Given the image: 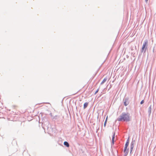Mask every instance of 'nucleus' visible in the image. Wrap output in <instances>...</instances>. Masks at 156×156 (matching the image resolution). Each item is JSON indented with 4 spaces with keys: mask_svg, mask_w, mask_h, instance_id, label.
Masks as SVG:
<instances>
[{
    "mask_svg": "<svg viewBox=\"0 0 156 156\" xmlns=\"http://www.w3.org/2000/svg\"><path fill=\"white\" fill-rule=\"evenodd\" d=\"M131 117L128 112L122 113L117 118L119 121L128 122L130 121Z\"/></svg>",
    "mask_w": 156,
    "mask_h": 156,
    "instance_id": "nucleus-1",
    "label": "nucleus"
},
{
    "mask_svg": "<svg viewBox=\"0 0 156 156\" xmlns=\"http://www.w3.org/2000/svg\"><path fill=\"white\" fill-rule=\"evenodd\" d=\"M148 46V40H146L144 43L142 47L141 50V52L142 53L143 51L145 53L147 48Z\"/></svg>",
    "mask_w": 156,
    "mask_h": 156,
    "instance_id": "nucleus-2",
    "label": "nucleus"
},
{
    "mask_svg": "<svg viewBox=\"0 0 156 156\" xmlns=\"http://www.w3.org/2000/svg\"><path fill=\"white\" fill-rule=\"evenodd\" d=\"M129 98H124L123 100V102L124 105L125 106H127L129 103V102L128 101Z\"/></svg>",
    "mask_w": 156,
    "mask_h": 156,
    "instance_id": "nucleus-3",
    "label": "nucleus"
},
{
    "mask_svg": "<svg viewBox=\"0 0 156 156\" xmlns=\"http://www.w3.org/2000/svg\"><path fill=\"white\" fill-rule=\"evenodd\" d=\"M115 133H114L113 134V135L112 136V143H111V146H113L114 144V143L115 142Z\"/></svg>",
    "mask_w": 156,
    "mask_h": 156,
    "instance_id": "nucleus-4",
    "label": "nucleus"
},
{
    "mask_svg": "<svg viewBox=\"0 0 156 156\" xmlns=\"http://www.w3.org/2000/svg\"><path fill=\"white\" fill-rule=\"evenodd\" d=\"M135 142V140H133L131 142L130 144V153L131 154L132 151L133 150V148L134 147V144Z\"/></svg>",
    "mask_w": 156,
    "mask_h": 156,
    "instance_id": "nucleus-5",
    "label": "nucleus"
},
{
    "mask_svg": "<svg viewBox=\"0 0 156 156\" xmlns=\"http://www.w3.org/2000/svg\"><path fill=\"white\" fill-rule=\"evenodd\" d=\"M129 139L128 138V140H127L126 143V144H125V147H124V151H125V150H127V147H128L129 144Z\"/></svg>",
    "mask_w": 156,
    "mask_h": 156,
    "instance_id": "nucleus-6",
    "label": "nucleus"
},
{
    "mask_svg": "<svg viewBox=\"0 0 156 156\" xmlns=\"http://www.w3.org/2000/svg\"><path fill=\"white\" fill-rule=\"evenodd\" d=\"M151 110H152V107H151V105L149 107V108L148 109V113L149 115H150L151 113Z\"/></svg>",
    "mask_w": 156,
    "mask_h": 156,
    "instance_id": "nucleus-7",
    "label": "nucleus"
},
{
    "mask_svg": "<svg viewBox=\"0 0 156 156\" xmlns=\"http://www.w3.org/2000/svg\"><path fill=\"white\" fill-rule=\"evenodd\" d=\"M128 151H129L128 149L127 150H125V151H124V150L123 152L125 154L124 156H127V154H128Z\"/></svg>",
    "mask_w": 156,
    "mask_h": 156,
    "instance_id": "nucleus-8",
    "label": "nucleus"
},
{
    "mask_svg": "<svg viewBox=\"0 0 156 156\" xmlns=\"http://www.w3.org/2000/svg\"><path fill=\"white\" fill-rule=\"evenodd\" d=\"M64 144L67 147H69V143L67 141H65L64 143Z\"/></svg>",
    "mask_w": 156,
    "mask_h": 156,
    "instance_id": "nucleus-9",
    "label": "nucleus"
},
{
    "mask_svg": "<svg viewBox=\"0 0 156 156\" xmlns=\"http://www.w3.org/2000/svg\"><path fill=\"white\" fill-rule=\"evenodd\" d=\"M88 102H87L85 103L83 105V109H85L88 106Z\"/></svg>",
    "mask_w": 156,
    "mask_h": 156,
    "instance_id": "nucleus-10",
    "label": "nucleus"
},
{
    "mask_svg": "<svg viewBox=\"0 0 156 156\" xmlns=\"http://www.w3.org/2000/svg\"><path fill=\"white\" fill-rule=\"evenodd\" d=\"M106 80H107V78H104V80H103L102 81V82H101V85L103 84L106 81Z\"/></svg>",
    "mask_w": 156,
    "mask_h": 156,
    "instance_id": "nucleus-11",
    "label": "nucleus"
},
{
    "mask_svg": "<svg viewBox=\"0 0 156 156\" xmlns=\"http://www.w3.org/2000/svg\"><path fill=\"white\" fill-rule=\"evenodd\" d=\"M44 130L45 132L46 133L45 129H47V130H48V127L47 126H45L44 127Z\"/></svg>",
    "mask_w": 156,
    "mask_h": 156,
    "instance_id": "nucleus-12",
    "label": "nucleus"
},
{
    "mask_svg": "<svg viewBox=\"0 0 156 156\" xmlns=\"http://www.w3.org/2000/svg\"><path fill=\"white\" fill-rule=\"evenodd\" d=\"M107 118H106V119L105 121V122L104 123V126L105 127L106 125V124L107 123Z\"/></svg>",
    "mask_w": 156,
    "mask_h": 156,
    "instance_id": "nucleus-13",
    "label": "nucleus"
},
{
    "mask_svg": "<svg viewBox=\"0 0 156 156\" xmlns=\"http://www.w3.org/2000/svg\"><path fill=\"white\" fill-rule=\"evenodd\" d=\"M99 89H98L94 93V94H96L98 92Z\"/></svg>",
    "mask_w": 156,
    "mask_h": 156,
    "instance_id": "nucleus-14",
    "label": "nucleus"
},
{
    "mask_svg": "<svg viewBox=\"0 0 156 156\" xmlns=\"http://www.w3.org/2000/svg\"><path fill=\"white\" fill-rule=\"evenodd\" d=\"M144 102V100H142L140 102V104H143Z\"/></svg>",
    "mask_w": 156,
    "mask_h": 156,
    "instance_id": "nucleus-15",
    "label": "nucleus"
},
{
    "mask_svg": "<svg viewBox=\"0 0 156 156\" xmlns=\"http://www.w3.org/2000/svg\"><path fill=\"white\" fill-rule=\"evenodd\" d=\"M145 0V1L147 2L148 1V0Z\"/></svg>",
    "mask_w": 156,
    "mask_h": 156,
    "instance_id": "nucleus-16",
    "label": "nucleus"
},
{
    "mask_svg": "<svg viewBox=\"0 0 156 156\" xmlns=\"http://www.w3.org/2000/svg\"><path fill=\"white\" fill-rule=\"evenodd\" d=\"M50 114H51V116H52V114H51V113Z\"/></svg>",
    "mask_w": 156,
    "mask_h": 156,
    "instance_id": "nucleus-17",
    "label": "nucleus"
}]
</instances>
